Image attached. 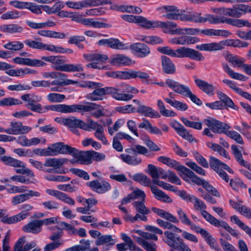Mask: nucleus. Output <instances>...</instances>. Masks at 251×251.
I'll return each mask as SVG.
<instances>
[{
  "mask_svg": "<svg viewBox=\"0 0 251 251\" xmlns=\"http://www.w3.org/2000/svg\"><path fill=\"white\" fill-rule=\"evenodd\" d=\"M91 93L88 94L86 98L91 101H98L103 100L105 95H111L112 97L120 101H128L133 98V95L129 94L119 93L120 89L113 87L96 88Z\"/></svg>",
  "mask_w": 251,
  "mask_h": 251,
  "instance_id": "f257e3e1",
  "label": "nucleus"
},
{
  "mask_svg": "<svg viewBox=\"0 0 251 251\" xmlns=\"http://www.w3.org/2000/svg\"><path fill=\"white\" fill-rule=\"evenodd\" d=\"M157 50L163 54L174 57H188L197 61H202L204 59L202 54L198 51L184 47L180 48L176 50L168 46L160 47L157 48Z\"/></svg>",
  "mask_w": 251,
  "mask_h": 251,
  "instance_id": "f03ea898",
  "label": "nucleus"
},
{
  "mask_svg": "<svg viewBox=\"0 0 251 251\" xmlns=\"http://www.w3.org/2000/svg\"><path fill=\"white\" fill-rule=\"evenodd\" d=\"M98 105L95 103L90 102L88 103L87 105L81 104H73V105H66L63 104H58L51 105L45 106L46 110H50L55 111L58 112L63 113H69L72 112H79L81 111L85 112H90L94 109H96Z\"/></svg>",
  "mask_w": 251,
  "mask_h": 251,
  "instance_id": "7ed1b4c3",
  "label": "nucleus"
},
{
  "mask_svg": "<svg viewBox=\"0 0 251 251\" xmlns=\"http://www.w3.org/2000/svg\"><path fill=\"white\" fill-rule=\"evenodd\" d=\"M165 84L173 91L184 97H188L194 103L198 105H201L202 101L195 94L191 91L190 88L186 85L179 83L172 79L168 78L165 81Z\"/></svg>",
  "mask_w": 251,
  "mask_h": 251,
  "instance_id": "20e7f679",
  "label": "nucleus"
},
{
  "mask_svg": "<svg viewBox=\"0 0 251 251\" xmlns=\"http://www.w3.org/2000/svg\"><path fill=\"white\" fill-rule=\"evenodd\" d=\"M0 161L6 165L14 168H18V169L15 170V172L17 174L26 175L31 177L34 176L33 172L26 167L25 164L24 162L19 160L10 156L4 155L0 156Z\"/></svg>",
  "mask_w": 251,
  "mask_h": 251,
  "instance_id": "39448f33",
  "label": "nucleus"
},
{
  "mask_svg": "<svg viewBox=\"0 0 251 251\" xmlns=\"http://www.w3.org/2000/svg\"><path fill=\"white\" fill-rule=\"evenodd\" d=\"M69 154L73 157L77 158L81 161V163L89 164L92 162V151L85 152H78L75 148H72L68 145L63 144L62 154Z\"/></svg>",
  "mask_w": 251,
  "mask_h": 251,
  "instance_id": "423d86ee",
  "label": "nucleus"
},
{
  "mask_svg": "<svg viewBox=\"0 0 251 251\" xmlns=\"http://www.w3.org/2000/svg\"><path fill=\"white\" fill-rule=\"evenodd\" d=\"M158 161L167 165L169 167L175 169L178 172L179 176L186 182H189V180L186 178L190 171L188 168L175 160H173L169 157L164 156H161L157 158Z\"/></svg>",
  "mask_w": 251,
  "mask_h": 251,
  "instance_id": "0eeeda50",
  "label": "nucleus"
},
{
  "mask_svg": "<svg viewBox=\"0 0 251 251\" xmlns=\"http://www.w3.org/2000/svg\"><path fill=\"white\" fill-rule=\"evenodd\" d=\"M201 29L198 28H181L177 27L176 24L173 22L168 21V27L167 31H165V33H168L171 35H197L200 33Z\"/></svg>",
  "mask_w": 251,
  "mask_h": 251,
  "instance_id": "6e6552de",
  "label": "nucleus"
},
{
  "mask_svg": "<svg viewBox=\"0 0 251 251\" xmlns=\"http://www.w3.org/2000/svg\"><path fill=\"white\" fill-rule=\"evenodd\" d=\"M63 143L59 142L52 145V147H48L47 149H35L33 150H29L31 155H39L41 156H54L59 153L62 154Z\"/></svg>",
  "mask_w": 251,
  "mask_h": 251,
  "instance_id": "1a4fd4ad",
  "label": "nucleus"
},
{
  "mask_svg": "<svg viewBox=\"0 0 251 251\" xmlns=\"http://www.w3.org/2000/svg\"><path fill=\"white\" fill-rule=\"evenodd\" d=\"M234 40L227 39L219 43L212 42L197 45L196 48L201 51H212L223 50L225 46L233 47Z\"/></svg>",
  "mask_w": 251,
  "mask_h": 251,
  "instance_id": "9d476101",
  "label": "nucleus"
},
{
  "mask_svg": "<svg viewBox=\"0 0 251 251\" xmlns=\"http://www.w3.org/2000/svg\"><path fill=\"white\" fill-rule=\"evenodd\" d=\"M136 24L147 29L160 27L164 33L165 30L167 31L168 27V21L164 22L158 21H150L141 16H138Z\"/></svg>",
  "mask_w": 251,
  "mask_h": 251,
  "instance_id": "9b49d317",
  "label": "nucleus"
},
{
  "mask_svg": "<svg viewBox=\"0 0 251 251\" xmlns=\"http://www.w3.org/2000/svg\"><path fill=\"white\" fill-rule=\"evenodd\" d=\"M186 178H189L191 181L198 185H201L206 191L211 193L213 196L220 197V195L216 188L213 187L207 181L202 179L195 175L191 170L190 171Z\"/></svg>",
  "mask_w": 251,
  "mask_h": 251,
  "instance_id": "f8f14e48",
  "label": "nucleus"
},
{
  "mask_svg": "<svg viewBox=\"0 0 251 251\" xmlns=\"http://www.w3.org/2000/svg\"><path fill=\"white\" fill-rule=\"evenodd\" d=\"M204 122L211 131L216 133H225L226 130L230 128V126L227 124L214 118L205 119Z\"/></svg>",
  "mask_w": 251,
  "mask_h": 251,
  "instance_id": "ddd939ff",
  "label": "nucleus"
},
{
  "mask_svg": "<svg viewBox=\"0 0 251 251\" xmlns=\"http://www.w3.org/2000/svg\"><path fill=\"white\" fill-rule=\"evenodd\" d=\"M83 57L86 61L92 62L86 65L87 67L99 69L103 67L99 66L98 64L105 62L108 58L106 55L99 53L84 54Z\"/></svg>",
  "mask_w": 251,
  "mask_h": 251,
  "instance_id": "4468645a",
  "label": "nucleus"
},
{
  "mask_svg": "<svg viewBox=\"0 0 251 251\" xmlns=\"http://www.w3.org/2000/svg\"><path fill=\"white\" fill-rule=\"evenodd\" d=\"M193 202L194 209L199 210L204 219L211 225L216 218L205 210L206 205L203 201L196 197Z\"/></svg>",
  "mask_w": 251,
  "mask_h": 251,
  "instance_id": "2eb2a0df",
  "label": "nucleus"
},
{
  "mask_svg": "<svg viewBox=\"0 0 251 251\" xmlns=\"http://www.w3.org/2000/svg\"><path fill=\"white\" fill-rule=\"evenodd\" d=\"M226 23L237 27L246 26L251 27V23L247 20L242 19H235L226 17L216 16V24Z\"/></svg>",
  "mask_w": 251,
  "mask_h": 251,
  "instance_id": "dca6fc26",
  "label": "nucleus"
},
{
  "mask_svg": "<svg viewBox=\"0 0 251 251\" xmlns=\"http://www.w3.org/2000/svg\"><path fill=\"white\" fill-rule=\"evenodd\" d=\"M31 128L28 126H23L22 123L18 122H12L10 127L4 130V132L12 135L24 134L28 133Z\"/></svg>",
  "mask_w": 251,
  "mask_h": 251,
  "instance_id": "f3484780",
  "label": "nucleus"
},
{
  "mask_svg": "<svg viewBox=\"0 0 251 251\" xmlns=\"http://www.w3.org/2000/svg\"><path fill=\"white\" fill-rule=\"evenodd\" d=\"M164 235L166 237L167 239L163 240V241L169 246L176 250H177V249L179 248V247L181 244H184L183 240L172 231H165L164 232Z\"/></svg>",
  "mask_w": 251,
  "mask_h": 251,
  "instance_id": "a211bd4d",
  "label": "nucleus"
},
{
  "mask_svg": "<svg viewBox=\"0 0 251 251\" xmlns=\"http://www.w3.org/2000/svg\"><path fill=\"white\" fill-rule=\"evenodd\" d=\"M87 185L93 191L100 194L104 193L111 189L110 184L104 180L100 181L98 180H93L87 182Z\"/></svg>",
  "mask_w": 251,
  "mask_h": 251,
  "instance_id": "6ab92c4d",
  "label": "nucleus"
},
{
  "mask_svg": "<svg viewBox=\"0 0 251 251\" xmlns=\"http://www.w3.org/2000/svg\"><path fill=\"white\" fill-rule=\"evenodd\" d=\"M129 49H131L132 52L137 57L140 58L145 57L150 53V49L149 47L141 43L131 44Z\"/></svg>",
  "mask_w": 251,
  "mask_h": 251,
  "instance_id": "aec40b11",
  "label": "nucleus"
},
{
  "mask_svg": "<svg viewBox=\"0 0 251 251\" xmlns=\"http://www.w3.org/2000/svg\"><path fill=\"white\" fill-rule=\"evenodd\" d=\"M148 173L152 178V181L154 179L158 180L159 178L166 179L168 175V171L165 172L163 169L160 167L157 168L152 164H149L148 166Z\"/></svg>",
  "mask_w": 251,
  "mask_h": 251,
  "instance_id": "412c9836",
  "label": "nucleus"
},
{
  "mask_svg": "<svg viewBox=\"0 0 251 251\" xmlns=\"http://www.w3.org/2000/svg\"><path fill=\"white\" fill-rule=\"evenodd\" d=\"M172 127L176 131L177 133L181 137L190 142L195 141V139L190 134L187 130L180 124L175 122L172 125Z\"/></svg>",
  "mask_w": 251,
  "mask_h": 251,
  "instance_id": "4be33fe9",
  "label": "nucleus"
},
{
  "mask_svg": "<svg viewBox=\"0 0 251 251\" xmlns=\"http://www.w3.org/2000/svg\"><path fill=\"white\" fill-rule=\"evenodd\" d=\"M195 82L197 86L207 95L210 96H212L214 95V91L216 89V87L212 84L209 83L207 81L198 78L195 80Z\"/></svg>",
  "mask_w": 251,
  "mask_h": 251,
  "instance_id": "5701e85b",
  "label": "nucleus"
},
{
  "mask_svg": "<svg viewBox=\"0 0 251 251\" xmlns=\"http://www.w3.org/2000/svg\"><path fill=\"white\" fill-rule=\"evenodd\" d=\"M23 230L25 232L36 234L42 230V225L40 220H35L31 221L23 227Z\"/></svg>",
  "mask_w": 251,
  "mask_h": 251,
  "instance_id": "b1692460",
  "label": "nucleus"
},
{
  "mask_svg": "<svg viewBox=\"0 0 251 251\" xmlns=\"http://www.w3.org/2000/svg\"><path fill=\"white\" fill-rule=\"evenodd\" d=\"M163 12L165 14L163 17L169 20H178L179 10L174 5H167L163 7Z\"/></svg>",
  "mask_w": 251,
  "mask_h": 251,
  "instance_id": "393cba45",
  "label": "nucleus"
},
{
  "mask_svg": "<svg viewBox=\"0 0 251 251\" xmlns=\"http://www.w3.org/2000/svg\"><path fill=\"white\" fill-rule=\"evenodd\" d=\"M54 69L57 71L64 72H82L83 68L80 64H65L63 65H56Z\"/></svg>",
  "mask_w": 251,
  "mask_h": 251,
  "instance_id": "a878e982",
  "label": "nucleus"
},
{
  "mask_svg": "<svg viewBox=\"0 0 251 251\" xmlns=\"http://www.w3.org/2000/svg\"><path fill=\"white\" fill-rule=\"evenodd\" d=\"M161 65L164 73L174 74L176 72V67L171 60L166 56H161Z\"/></svg>",
  "mask_w": 251,
  "mask_h": 251,
  "instance_id": "bb28decb",
  "label": "nucleus"
},
{
  "mask_svg": "<svg viewBox=\"0 0 251 251\" xmlns=\"http://www.w3.org/2000/svg\"><path fill=\"white\" fill-rule=\"evenodd\" d=\"M177 214L181 223L185 225L189 226L192 230L195 232L200 227L192 223L186 213L182 209H178L177 210Z\"/></svg>",
  "mask_w": 251,
  "mask_h": 251,
  "instance_id": "cd10ccee",
  "label": "nucleus"
},
{
  "mask_svg": "<svg viewBox=\"0 0 251 251\" xmlns=\"http://www.w3.org/2000/svg\"><path fill=\"white\" fill-rule=\"evenodd\" d=\"M137 112L145 116L150 118H159L160 115L159 113L150 107H148L144 105H140L138 106Z\"/></svg>",
  "mask_w": 251,
  "mask_h": 251,
  "instance_id": "c85d7f7f",
  "label": "nucleus"
},
{
  "mask_svg": "<svg viewBox=\"0 0 251 251\" xmlns=\"http://www.w3.org/2000/svg\"><path fill=\"white\" fill-rule=\"evenodd\" d=\"M195 232L201 234L211 248L214 249L217 248V245L215 240L206 229L199 227Z\"/></svg>",
  "mask_w": 251,
  "mask_h": 251,
  "instance_id": "c756f323",
  "label": "nucleus"
},
{
  "mask_svg": "<svg viewBox=\"0 0 251 251\" xmlns=\"http://www.w3.org/2000/svg\"><path fill=\"white\" fill-rule=\"evenodd\" d=\"M110 62L114 66H128L131 64V60L125 55L117 54L111 60Z\"/></svg>",
  "mask_w": 251,
  "mask_h": 251,
  "instance_id": "7c9ffc66",
  "label": "nucleus"
},
{
  "mask_svg": "<svg viewBox=\"0 0 251 251\" xmlns=\"http://www.w3.org/2000/svg\"><path fill=\"white\" fill-rule=\"evenodd\" d=\"M200 33L203 35L212 36H224L227 37L230 35V32L227 30H222V29H201Z\"/></svg>",
  "mask_w": 251,
  "mask_h": 251,
  "instance_id": "2f4dec72",
  "label": "nucleus"
},
{
  "mask_svg": "<svg viewBox=\"0 0 251 251\" xmlns=\"http://www.w3.org/2000/svg\"><path fill=\"white\" fill-rule=\"evenodd\" d=\"M245 14V4H235L230 8L229 17L239 18Z\"/></svg>",
  "mask_w": 251,
  "mask_h": 251,
  "instance_id": "473e14b6",
  "label": "nucleus"
},
{
  "mask_svg": "<svg viewBox=\"0 0 251 251\" xmlns=\"http://www.w3.org/2000/svg\"><path fill=\"white\" fill-rule=\"evenodd\" d=\"M151 189L154 197L157 200L168 203L172 201L171 198L169 196L166 195L162 191L158 189L156 187L151 186Z\"/></svg>",
  "mask_w": 251,
  "mask_h": 251,
  "instance_id": "72a5a7b5",
  "label": "nucleus"
},
{
  "mask_svg": "<svg viewBox=\"0 0 251 251\" xmlns=\"http://www.w3.org/2000/svg\"><path fill=\"white\" fill-rule=\"evenodd\" d=\"M42 100L41 97L35 96V100H33L31 102H28L27 104L28 108L30 109L31 111L36 112L40 113H46L48 110H46L45 106L42 107L40 103H35V101H40Z\"/></svg>",
  "mask_w": 251,
  "mask_h": 251,
  "instance_id": "f704fd0d",
  "label": "nucleus"
},
{
  "mask_svg": "<svg viewBox=\"0 0 251 251\" xmlns=\"http://www.w3.org/2000/svg\"><path fill=\"white\" fill-rule=\"evenodd\" d=\"M86 26H92L95 28H102V27H110L111 25L102 22H100L98 21H94L93 19L91 18H83L80 23Z\"/></svg>",
  "mask_w": 251,
  "mask_h": 251,
  "instance_id": "c9c22d12",
  "label": "nucleus"
},
{
  "mask_svg": "<svg viewBox=\"0 0 251 251\" xmlns=\"http://www.w3.org/2000/svg\"><path fill=\"white\" fill-rule=\"evenodd\" d=\"M151 210L158 215L168 221L175 224L179 223V220L175 216L168 212L156 207H152Z\"/></svg>",
  "mask_w": 251,
  "mask_h": 251,
  "instance_id": "e433bc0d",
  "label": "nucleus"
},
{
  "mask_svg": "<svg viewBox=\"0 0 251 251\" xmlns=\"http://www.w3.org/2000/svg\"><path fill=\"white\" fill-rule=\"evenodd\" d=\"M48 229L51 231H52L51 235L50 236L49 239L52 241L59 242L63 244V241L61 239V237L63 236V232L61 228L55 226H50L48 227Z\"/></svg>",
  "mask_w": 251,
  "mask_h": 251,
  "instance_id": "4c0bfd02",
  "label": "nucleus"
},
{
  "mask_svg": "<svg viewBox=\"0 0 251 251\" xmlns=\"http://www.w3.org/2000/svg\"><path fill=\"white\" fill-rule=\"evenodd\" d=\"M145 200L142 201H135L132 203V205L135 208L137 213L144 216L150 213V210L145 206Z\"/></svg>",
  "mask_w": 251,
  "mask_h": 251,
  "instance_id": "58836bf2",
  "label": "nucleus"
},
{
  "mask_svg": "<svg viewBox=\"0 0 251 251\" xmlns=\"http://www.w3.org/2000/svg\"><path fill=\"white\" fill-rule=\"evenodd\" d=\"M79 245L74 246L66 249L65 251H86L90 248V241L88 240L81 239Z\"/></svg>",
  "mask_w": 251,
  "mask_h": 251,
  "instance_id": "ea45409f",
  "label": "nucleus"
},
{
  "mask_svg": "<svg viewBox=\"0 0 251 251\" xmlns=\"http://www.w3.org/2000/svg\"><path fill=\"white\" fill-rule=\"evenodd\" d=\"M66 158H50L46 160L44 165L46 167H52L57 170L64 164L67 163Z\"/></svg>",
  "mask_w": 251,
  "mask_h": 251,
  "instance_id": "a19ab883",
  "label": "nucleus"
},
{
  "mask_svg": "<svg viewBox=\"0 0 251 251\" xmlns=\"http://www.w3.org/2000/svg\"><path fill=\"white\" fill-rule=\"evenodd\" d=\"M133 180L138 182L141 185L145 186H152L151 185V180L146 175L142 173L136 174L132 176Z\"/></svg>",
  "mask_w": 251,
  "mask_h": 251,
  "instance_id": "79ce46f5",
  "label": "nucleus"
},
{
  "mask_svg": "<svg viewBox=\"0 0 251 251\" xmlns=\"http://www.w3.org/2000/svg\"><path fill=\"white\" fill-rule=\"evenodd\" d=\"M223 68L225 72L233 79L246 81L248 78L247 76L243 75L234 72L226 64H223Z\"/></svg>",
  "mask_w": 251,
  "mask_h": 251,
  "instance_id": "37998d69",
  "label": "nucleus"
},
{
  "mask_svg": "<svg viewBox=\"0 0 251 251\" xmlns=\"http://www.w3.org/2000/svg\"><path fill=\"white\" fill-rule=\"evenodd\" d=\"M223 68L225 72L233 79L246 81L248 78L247 76L243 75L234 72L226 64H223Z\"/></svg>",
  "mask_w": 251,
  "mask_h": 251,
  "instance_id": "c03bdc74",
  "label": "nucleus"
},
{
  "mask_svg": "<svg viewBox=\"0 0 251 251\" xmlns=\"http://www.w3.org/2000/svg\"><path fill=\"white\" fill-rule=\"evenodd\" d=\"M211 225L217 227H223L234 236L236 237L238 236V233L236 232V231L224 221H220L217 219H216Z\"/></svg>",
  "mask_w": 251,
  "mask_h": 251,
  "instance_id": "a18cd8bd",
  "label": "nucleus"
},
{
  "mask_svg": "<svg viewBox=\"0 0 251 251\" xmlns=\"http://www.w3.org/2000/svg\"><path fill=\"white\" fill-rule=\"evenodd\" d=\"M120 158L124 162L131 165H137L142 162L141 159L135 155L130 156L129 154L123 153L121 154Z\"/></svg>",
  "mask_w": 251,
  "mask_h": 251,
  "instance_id": "49530a36",
  "label": "nucleus"
},
{
  "mask_svg": "<svg viewBox=\"0 0 251 251\" xmlns=\"http://www.w3.org/2000/svg\"><path fill=\"white\" fill-rule=\"evenodd\" d=\"M164 100L172 106L180 111H186L188 108L186 103L178 100L169 98H164Z\"/></svg>",
  "mask_w": 251,
  "mask_h": 251,
  "instance_id": "de8ad7c7",
  "label": "nucleus"
},
{
  "mask_svg": "<svg viewBox=\"0 0 251 251\" xmlns=\"http://www.w3.org/2000/svg\"><path fill=\"white\" fill-rule=\"evenodd\" d=\"M108 47L115 50H126L129 49V46L121 42L117 38H109Z\"/></svg>",
  "mask_w": 251,
  "mask_h": 251,
  "instance_id": "09e8293b",
  "label": "nucleus"
},
{
  "mask_svg": "<svg viewBox=\"0 0 251 251\" xmlns=\"http://www.w3.org/2000/svg\"><path fill=\"white\" fill-rule=\"evenodd\" d=\"M137 77L142 80L148 82L149 80L150 75L148 73L140 71H131L128 72V79L135 78Z\"/></svg>",
  "mask_w": 251,
  "mask_h": 251,
  "instance_id": "8fccbe9b",
  "label": "nucleus"
},
{
  "mask_svg": "<svg viewBox=\"0 0 251 251\" xmlns=\"http://www.w3.org/2000/svg\"><path fill=\"white\" fill-rule=\"evenodd\" d=\"M22 104L20 100L12 97L5 98L0 100V106H12Z\"/></svg>",
  "mask_w": 251,
  "mask_h": 251,
  "instance_id": "3c124183",
  "label": "nucleus"
},
{
  "mask_svg": "<svg viewBox=\"0 0 251 251\" xmlns=\"http://www.w3.org/2000/svg\"><path fill=\"white\" fill-rule=\"evenodd\" d=\"M157 105L161 114L165 117H174L176 113L172 111L166 109L164 103L161 100H158L157 101Z\"/></svg>",
  "mask_w": 251,
  "mask_h": 251,
  "instance_id": "603ef678",
  "label": "nucleus"
},
{
  "mask_svg": "<svg viewBox=\"0 0 251 251\" xmlns=\"http://www.w3.org/2000/svg\"><path fill=\"white\" fill-rule=\"evenodd\" d=\"M83 121L81 120L76 119L75 117H71L66 118L65 126L69 128L78 127L82 129Z\"/></svg>",
  "mask_w": 251,
  "mask_h": 251,
  "instance_id": "864d4df0",
  "label": "nucleus"
},
{
  "mask_svg": "<svg viewBox=\"0 0 251 251\" xmlns=\"http://www.w3.org/2000/svg\"><path fill=\"white\" fill-rule=\"evenodd\" d=\"M206 145L214 151L218 152L221 155L226 158L229 159L228 152L219 145L211 142H207Z\"/></svg>",
  "mask_w": 251,
  "mask_h": 251,
  "instance_id": "5fc2aeb1",
  "label": "nucleus"
},
{
  "mask_svg": "<svg viewBox=\"0 0 251 251\" xmlns=\"http://www.w3.org/2000/svg\"><path fill=\"white\" fill-rule=\"evenodd\" d=\"M230 220L231 222L238 225L240 228L251 237V228L242 222L237 216L236 215L231 216L230 217Z\"/></svg>",
  "mask_w": 251,
  "mask_h": 251,
  "instance_id": "6e6d98bb",
  "label": "nucleus"
},
{
  "mask_svg": "<svg viewBox=\"0 0 251 251\" xmlns=\"http://www.w3.org/2000/svg\"><path fill=\"white\" fill-rule=\"evenodd\" d=\"M216 16L209 14H202L200 12L198 23L203 24L208 22L211 24H216Z\"/></svg>",
  "mask_w": 251,
  "mask_h": 251,
  "instance_id": "4d7b16f0",
  "label": "nucleus"
},
{
  "mask_svg": "<svg viewBox=\"0 0 251 251\" xmlns=\"http://www.w3.org/2000/svg\"><path fill=\"white\" fill-rule=\"evenodd\" d=\"M25 215L18 214L13 216L8 217L7 216H4L2 217L1 221L5 224H12L24 220V218Z\"/></svg>",
  "mask_w": 251,
  "mask_h": 251,
  "instance_id": "13d9d810",
  "label": "nucleus"
},
{
  "mask_svg": "<svg viewBox=\"0 0 251 251\" xmlns=\"http://www.w3.org/2000/svg\"><path fill=\"white\" fill-rule=\"evenodd\" d=\"M82 124V129L86 131H90L91 129H93L96 131L97 129H99L102 126L92 120H89L88 123H85L83 121Z\"/></svg>",
  "mask_w": 251,
  "mask_h": 251,
  "instance_id": "bf43d9fd",
  "label": "nucleus"
},
{
  "mask_svg": "<svg viewBox=\"0 0 251 251\" xmlns=\"http://www.w3.org/2000/svg\"><path fill=\"white\" fill-rule=\"evenodd\" d=\"M24 45L20 41L10 42L3 45V47L7 50L18 51L24 48Z\"/></svg>",
  "mask_w": 251,
  "mask_h": 251,
  "instance_id": "052dcab7",
  "label": "nucleus"
},
{
  "mask_svg": "<svg viewBox=\"0 0 251 251\" xmlns=\"http://www.w3.org/2000/svg\"><path fill=\"white\" fill-rule=\"evenodd\" d=\"M41 59L47 62L55 64V65L53 67L56 65H62L61 64L64 62V60L58 56H43L41 57Z\"/></svg>",
  "mask_w": 251,
  "mask_h": 251,
  "instance_id": "680f3d73",
  "label": "nucleus"
},
{
  "mask_svg": "<svg viewBox=\"0 0 251 251\" xmlns=\"http://www.w3.org/2000/svg\"><path fill=\"white\" fill-rule=\"evenodd\" d=\"M224 134H226L231 139L235 140L237 143L241 145H243L244 144V141L242 136L237 132L233 130L228 131L227 130H226V132H225Z\"/></svg>",
  "mask_w": 251,
  "mask_h": 251,
  "instance_id": "e2e57ef3",
  "label": "nucleus"
},
{
  "mask_svg": "<svg viewBox=\"0 0 251 251\" xmlns=\"http://www.w3.org/2000/svg\"><path fill=\"white\" fill-rule=\"evenodd\" d=\"M42 75L45 78H50L52 79H56L59 78L62 79H64L66 77V75L65 74L56 72H43L42 74Z\"/></svg>",
  "mask_w": 251,
  "mask_h": 251,
  "instance_id": "0e129e2a",
  "label": "nucleus"
},
{
  "mask_svg": "<svg viewBox=\"0 0 251 251\" xmlns=\"http://www.w3.org/2000/svg\"><path fill=\"white\" fill-rule=\"evenodd\" d=\"M94 136L98 140L100 141L103 144L105 145L108 144V140L106 139L104 134V128L103 126L96 130L94 133Z\"/></svg>",
  "mask_w": 251,
  "mask_h": 251,
  "instance_id": "69168bd1",
  "label": "nucleus"
},
{
  "mask_svg": "<svg viewBox=\"0 0 251 251\" xmlns=\"http://www.w3.org/2000/svg\"><path fill=\"white\" fill-rule=\"evenodd\" d=\"M182 123L187 127L201 130L202 128V124L200 122H191L184 117L181 118Z\"/></svg>",
  "mask_w": 251,
  "mask_h": 251,
  "instance_id": "338daca9",
  "label": "nucleus"
},
{
  "mask_svg": "<svg viewBox=\"0 0 251 251\" xmlns=\"http://www.w3.org/2000/svg\"><path fill=\"white\" fill-rule=\"evenodd\" d=\"M226 60L232 64L233 66L241 68L244 64V61L240 59L237 56L229 54L227 56Z\"/></svg>",
  "mask_w": 251,
  "mask_h": 251,
  "instance_id": "774afa93",
  "label": "nucleus"
}]
</instances>
